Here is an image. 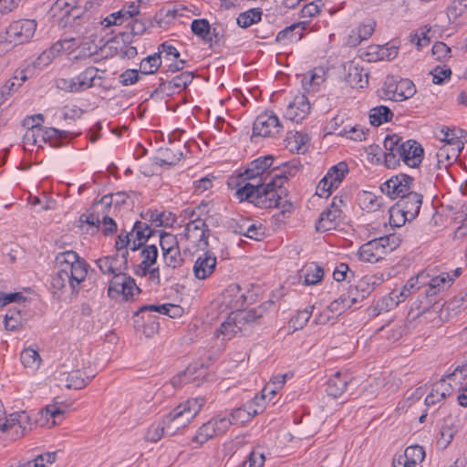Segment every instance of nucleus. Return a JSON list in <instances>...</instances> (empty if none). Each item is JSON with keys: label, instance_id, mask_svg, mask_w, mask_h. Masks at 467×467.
<instances>
[{"label": "nucleus", "instance_id": "nucleus-23", "mask_svg": "<svg viewBox=\"0 0 467 467\" xmlns=\"http://www.w3.org/2000/svg\"><path fill=\"white\" fill-rule=\"evenodd\" d=\"M236 314L233 311L227 319L223 322L217 329L215 335L217 337H222L223 340H229L234 337L237 333L241 332L244 328L242 323L235 320Z\"/></svg>", "mask_w": 467, "mask_h": 467}, {"label": "nucleus", "instance_id": "nucleus-43", "mask_svg": "<svg viewBox=\"0 0 467 467\" xmlns=\"http://www.w3.org/2000/svg\"><path fill=\"white\" fill-rule=\"evenodd\" d=\"M162 257L166 266L173 269L180 267L183 263V258L179 247L163 252Z\"/></svg>", "mask_w": 467, "mask_h": 467}, {"label": "nucleus", "instance_id": "nucleus-16", "mask_svg": "<svg viewBox=\"0 0 467 467\" xmlns=\"http://www.w3.org/2000/svg\"><path fill=\"white\" fill-rule=\"evenodd\" d=\"M205 375L206 368L202 365H190L184 371L172 378L171 384L174 388L188 382H196V385L199 386Z\"/></svg>", "mask_w": 467, "mask_h": 467}, {"label": "nucleus", "instance_id": "nucleus-4", "mask_svg": "<svg viewBox=\"0 0 467 467\" xmlns=\"http://www.w3.org/2000/svg\"><path fill=\"white\" fill-rule=\"evenodd\" d=\"M274 156L269 154L252 161L245 171L239 175L242 182H244L242 187L252 185L256 186L257 189H265L271 181L275 180V175L288 179L291 172L287 171L285 166L282 169L279 166H274Z\"/></svg>", "mask_w": 467, "mask_h": 467}, {"label": "nucleus", "instance_id": "nucleus-44", "mask_svg": "<svg viewBox=\"0 0 467 467\" xmlns=\"http://www.w3.org/2000/svg\"><path fill=\"white\" fill-rule=\"evenodd\" d=\"M313 310L314 306H308L304 310L299 311L296 316L292 317L290 320V324L294 327V329H302L308 322Z\"/></svg>", "mask_w": 467, "mask_h": 467}, {"label": "nucleus", "instance_id": "nucleus-26", "mask_svg": "<svg viewBox=\"0 0 467 467\" xmlns=\"http://www.w3.org/2000/svg\"><path fill=\"white\" fill-rule=\"evenodd\" d=\"M64 410L57 407V405H47L41 409L38 417L36 418V424L38 426H48L49 428L57 424L55 418L62 415Z\"/></svg>", "mask_w": 467, "mask_h": 467}, {"label": "nucleus", "instance_id": "nucleus-20", "mask_svg": "<svg viewBox=\"0 0 467 467\" xmlns=\"http://www.w3.org/2000/svg\"><path fill=\"white\" fill-rule=\"evenodd\" d=\"M28 33V20L15 21L8 26L6 30L9 41L13 42L15 45L26 43L29 38Z\"/></svg>", "mask_w": 467, "mask_h": 467}, {"label": "nucleus", "instance_id": "nucleus-27", "mask_svg": "<svg viewBox=\"0 0 467 467\" xmlns=\"http://www.w3.org/2000/svg\"><path fill=\"white\" fill-rule=\"evenodd\" d=\"M65 379H60V381L66 382L67 389H81L86 387L90 381V377L85 376V372L75 369L67 373L62 374Z\"/></svg>", "mask_w": 467, "mask_h": 467}, {"label": "nucleus", "instance_id": "nucleus-62", "mask_svg": "<svg viewBox=\"0 0 467 467\" xmlns=\"http://www.w3.org/2000/svg\"><path fill=\"white\" fill-rule=\"evenodd\" d=\"M430 30H423L421 29L420 32H416L412 35H410V41L411 43H414L418 48H421L422 47H425L429 45L430 38L428 36V33Z\"/></svg>", "mask_w": 467, "mask_h": 467}, {"label": "nucleus", "instance_id": "nucleus-29", "mask_svg": "<svg viewBox=\"0 0 467 467\" xmlns=\"http://www.w3.org/2000/svg\"><path fill=\"white\" fill-rule=\"evenodd\" d=\"M325 72L322 68H315L306 72L302 78V85L307 92L316 91L325 81Z\"/></svg>", "mask_w": 467, "mask_h": 467}, {"label": "nucleus", "instance_id": "nucleus-39", "mask_svg": "<svg viewBox=\"0 0 467 467\" xmlns=\"http://www.w3.org/2000/svg\"><path fill=\"white\" fill-rule=\"evenodd\" d=\"M215 436H218V435H217V433L214 430V427L210 420L209 421H207L206 423H203L199 428L196 435L192 439V441L198 443L199 445H202Z\"/></svg>", "mask_w": 467, "mask_h": 467}, {"label": "nucleus", "instance_id": "nucleus-12", "mask_svg": "<svg viewBox=\"0 0 467 467\" xmlns=\"http://www.w3.org/2000/svg\"><path fill=\"white\" fill-rule=\"evenodd\" d=\"M282 125L275 114L259 115L253 126V136L270 137L280 132Z\"/></svg>", "mask_w": 467, "mask_h": 467}, {"label": "nucleus", "instance_id": "nucleus-28", "mask_svg": "<svg viewBox=\"0 0 467 467\" xmlns=\"http://www.w3.org/2000/svg\"><path fill=\"white\" fill-rule=\"evenodd\" d=\"M323 275L324 270L322 267L315 263H311L301 269L299 277L300 279H304L305 285H316L321 281Z\"/></svg>", "mask_w": 467, "mask_h": 467}, {"label": "nucleus", "instance_id": "nucleus-63", "mask_svg": "<svg viewBox=\"0 0 467 467\" xmlns=\"http://www.w3.org/2000/svg\"><path fill=\"white\" fill-rule=\"evenodd\" d=\"M341 133H344L348 138L356 141H362L366 139L365 130L358 125L350 128L348 130L344 128Z\"/></svg>", "mask_w": 467, "mask_h": 467}, {"label": "nucleus", "instance_id": "nucleus-3", "mask_svg": "<svg viewBox=\"0 0 467 467\" xmlns=\"http://www.w3.org/2000/svg\"><path fill=\"white\" fill-rule=\"evenodd\" d=\"M384 163L388 169H395L400 161L410 168H418L422 162L424 150L414 140H404L398 134L387 135L383 143Z\"/></svg>", "mask_w": 467, "mask_h": 467}, {"label": "nucleus", "instance_id": "nucleus-22", "mask_svg": "<svg viewBox=\"0 0 467 467\" xmlns=\"http://www.w3.org/2000/svg\"><path fill=\"white\" fill-rule=\"evenodd\" d=\"M140 257L142 258L140 264L134 266L135 274L140 276L146 275L147 267H150L157 261L158 249L155 244L145 245L140 250Z\"/></svg>", "mask_w": 467, "mask_h": 467}, {"label": "nucleus", "instance_id": "nucleus-64", "mask_svg": "<svg viewBox=\"0 0 467 467\" xmlns=\"http://www.w3.org/2000/svg\"><path fill=\"white\" fill-rule=\"evenodd\" d=\"M432 81L434 84L441 85L444 82L445 79L450 78L451 75V71L450 68H442L440 67H436L432 71Z\"/></svg>", "mask_w": 467, "mask_h": 467}, {"label": "nucleus", "instance_id": "nucleus-41", "mask_svg": "<svg viewBox=\"0 0 467 467\" xmlns=\"http://www.w3.org/2000/svg\"><path fill=\"white\" fill-rule=\"evenodd\" d=\"M262 12L259 9H250L239 15L237 24L243 28H246L251 25L261 20Z\"/></svg>", "mask_w": 467, "mask_h": 467}, {"label": "nucleus", "instance_id": "nucleus-48", "mask_svg": "<svg viewBox=\"0 0 467 467\" xmlns=\"http://www.w3.org/2000/svg\"><path fill=\"white\" fill-rule=\"evenodd\" d=\"M210 25L206 19H194L192 23V31L203 40L212 39L209 36Z\"/></svg>", "mask_w": 467, "mask_h": 467}, {"label": "nucleus", "instance_id": "nucleus-37", "mask_svg": "<svg viewBox=\"0 0 467 467\" xmlns=\"http://www.w3.org/2000/svg\"><path fill=\"white\" fill-rule=\"evenodd\" d=\"M348 172V165L342 161L331 167L325 177L329 181L330 186L337 188Z\"/></svg>", "mask_w": 467, "mask_h": 467}, {"label": "nucleus", "instance_id": "nucleus-34", "mask_svg": "<svg viewBox=\"0 0 467 467\" xmlns=\"http://www.w3.org/2000/svg\"><path fill=\"white\" fill-rule=\"evenodd\" d=\"M31 132L33 133V137L42 136L44 141L53 139L62 140L67 137V132L65 130H59L55 128L43 129L38 123L31 125Z\"/></svg>", "mask_w": 467, "mask_h": 467}, {"label": "nucleus", "instance_id": "nucleus-61", "mask_svg": "<svg viewBox=\"0 0 467 467\" xmlns=\"http://www.w3.org/2000/svg\"><path fill=\"white\" fill-rule=\"evenodd\" d=\"M56 86L57 88L66 92L78 93V88L76 85L75 78H60L56 80Z\"/></svg>", "mask_w": 467, "mask_h": 467}, {"label": "nucleus", "instance_id": "nucleus-54", "mask_svg": "<svg viewBox=\"0 0 467 467\" xmlns=\"http://www.w3.org/2000/svg\"><path fill=\"white\" fill-rule=\"evenodd\" d=\"M456 431L452 426L444 423L441 429V438L438 443L442 447L446 448L452 441Z\"/></svg>", "mask_w": 467, "mask_h": 467}, {"label": "nucleus", "instance_id": "nucleus-18", "mask_svg": "<svg viewBox=\"0 0 467 467\" xmlns=\"http://www.w3.org/2000/svg\"><path fill=\"white\" fill-rule=\"evenodd\" d=\"M223 302L234 311L240 310L246 302L245 293L238 284H231L223 294Z\"/></svg>", "mask_w": 467, "mask_h": 467}, {"label": "nucleus", "instance_id": "nucleus-1", "mask_svg": "<svg viewBox=\"0 0 467 467\" xmlns=\"http://www.w3.org/2000/svg\"><path fill=\"white\" fill-rule=\"evenodd\" d=\"M55 264L57 271L51 279L53 294L57 297L67 291L77 294L79 285L87 276L88 264L72 250L58 253L56 255Z\"/></svg>", "mask_w": 467, "mask_h": 467}, {"label": "nucleus", "instance_id": "nucleus-2", "mask_svg": "<svg viewBox=\"0 0 467 467\" xmlns=\"http://www.w3.org/2000/svg\"><path fill=\"white\" fill-rule=\"evenodd\" d=\"M273 181L269 182L265 189H257L252 185L239 187L235 192V196L240 202L248 201L255 206L262 209L279 208L283 215L290 213L294 205L291 201L285 199L283 195L286 194V190L283 184L287 179L274 176Z\"/></svg>", "mask_w": 467, "mask_h": 467}, {"label": "nucleus", "instance_id": "nucleus-42", "mask_svg": "<svg viewBox=\"0 0 467 467\" xmlns=\"http://www.w3.org/2000/svg\"><path fill=\"white\" fill-rule=\"evenodd\" d=\"M364 77L363 78L361 70L355 67L349 70L347 82L354 88H363L368 83V74L365 73Z\"/></svg>", "mask_w": 467, "mask_h": 467}, {"label": "nucleus", "instance_id": "nucleus-13", "mask_svg": "<svg viewBox=\"0 0 467 467\" xmlns=\"http://www.w3.org/2000/svg\"><path fill=\"white\" fill-rule=\"evenodd\" d=\"M310 103L305 95L296 96L285 109V119L296 123L302 121L309 114Z\"/></svg>", "mask_w": 467, "mask_h": 467}, {"label": "nucleus", "instance_id": "nucleus-15", "mask_svg": "<svg viewBox=\"0 0 467 467\" xmlns=\"http://www.w3.org/2000/svg\"><path fill=\"white\" fill-rule=\"evenodd\" d=\"M421 204L422 195L412 192L409 194L402 195L395 206L404 213L405 216H408L409 221H412L418 216Z\"/></svg>", "mask_w": 467, "mask_h": 467}, {"label": "nucleus", "instance_id": "nucleus-49", "mask_svg": "<svg viewBox=\"0 0 467 467\" xmlns=\"http://www.w3.org/2000/svg\"><path fill=\"white\" fill-rule=\"evenodd\" d=\"M54 203L53 201L49 200L47 195L35 196L33 197L31 195V208L35 213H40L42 211H49L51 210L52 204Z\"/></svg>", "mask_w": 467, "mask_h": 467}, {"label": "nucleus", "instance_id": "nucleus-21", "mask_svg": "<svg viewBox=\"0 0 467 467\" xmlns=\"http://www.w3.org/2000/svg\"><path fill=\"white\" fill-rule=\"evenodd\" d=\"M350 381L351 378L348 374L336 372L327 381V394L334 398L340 397L347 390V387Z\"/></svg>", "mask_w": 467, "mask_h": 467}, {"label": "nucleus", "instance_id": "nucleus-17", "mask_svg": "<svg viewBox=\"0 0 467 467\" xmlns=\"http://www.w3.org/2000/svg\"><path fill=\"white\" fill-rule=\"evenodd\" d=\"M217 260L210 252L200 255L193 265L194 276L200 280L208 278L215 270Z\"/></svg>", "mask_w": 467, "mask_h": 467}, {"label": "nucleus", "instance_id": "nucleus-50", "mask_svg": "<svg viewBox=\"0 0 467 467\" xmlns=\"http://www.w3.org/2000/svg\"><path fill=\"white\" fill-rule=\"evenodd\" d=\"M211 421L218 436L224 434L231 425H233L230 418L222 415H217L212 418Z\"/></svg>", "mask_w": 467, "mask_h": 467}, {"label": "nucleus", "instance_id": "nucleus-24", "mask_svg": "<svg viewBox=\"0 0 467 467\" xmlns=\"http://www.w3.org/2000/svg\"><path fill=\"white\" fill-rule=\"evenodd\" d=\"M78 92L87 90L96 85L97 79H102L99 76V69L94 67H88L77 77H75Z\"/></svg>", "mask_w": 467, "mask_h": 467}, {"label": "nucleus", "instance_id": "nucleus-38", "mask_svg": "<svg viewBox=\"0 0 467 467\" xmlns=\"http://www.w3.org/2000/svg\"><path fill=\"white\" fill-rule=\"evenodd\" d=\"M460 151L461 149H458L455 145L444 144L441 147L436 154L439 168L441 169L442 165L444 168H447V164L445 162L450 161L451 160H456Z\"/></svg>", "mask_w": 467, "mask_h": 467}, {"label": "nucleus", "instance_id": "nucleus-8", "mask_svg": "<svg viewBox=\"0 0 467 467\" xmlns=\"http://www.w3.org/2000/svg\"><path fill=\"white\" fill-rule=\"evenodd\" d=\"M140 293V289L135 280L124 271L118 272V275H115L109 281L108 295L111 298L121 295L125 300H133L135 295Z\"/></svg>", "mask_w": 467, "mask_h": 467}, {"label": "nucleus", "instance_id": "nucleus-7", "mask_svg": "<svg viewBox=\"0 0 467 467\" xmlns=\"http://www.w3.org/2000/svg\"><path fill=\"white\" fill-rule=\"evenodd\" d=\"M416 92L413 82L408 78L396 79L387 77L382 88V96L389 100L403 101L411 98Z\"/></svg>", "mask_w": 467, "mask_h": 467}, {"label": "nucleus", "instance_id": "nucleus-30", "mask_svg": "<svg viewBox=\"0 0 467 467\" xmlns=\"http://www.w3.org/2000/svg\"><path fill=\"white\" fill-rule=\"evenodd\" d=\"M358 202L362 210L368 213L378 211L382 204V197L370 192L363 191L358 194Z\"/></svg>", "mask_w": 467, "mask_h": 467}, {"label": "nucleus", "instance_id": "nucleus-31", "mask_svg": "<svg viewBox=\"0 0 467 467\" xmlns=\"http://www.w3.org/2000/svg\"><path fill=\"white\" fill-rule=\"evenodd\" d=\"M340 213L337 211H331L326 209L319 216V219L316 224L317 231L327 232L331 229H335L337 226V221L340 217Z\"/></svg>", "mask_w": 467, "mask_h": 467}, {"label": "nucleus", "instance_id": "nucleus-9", "mask_svg": "<svg viewBox=\"0 0 467 467\" xmlns=\"http://www.w3.org/2000/svg\"><path fill=\"white\" fill-rule=\"evenodd\" d=\"M389 237H379L362 244L358 258L366 263H377L388 254Z\"/></svg>", "mask_w": 467, "mask_h": 467}, {"label": "nucleus", "instance_id": "nucleus-56", "mask_svg": "<svg viewBox=\"0 0 467 467\" xmlns=\"http://www.w3.org/2000/svg\"><path fill=\"white\" fill-rule=\"evenodd\" d=\"M164 423L152 424L147 431L145 438L151 442L160 441L164 433Z\"/></svg>", "mask_w": 467, "mask_h": 467}, {"label": "nucleus", "instance_id": "nucleus-35", "mask_svg": "<svg viewBox=\"0 0 467 467\" xmlns=\"http://www.w3.org/2000/svg\"><path fill=\"white\" fill-rule=\"evenodd\" d=\"M393 118V112L387 106H378L370 109V124L379 127L385 122H389Z\"/></svg>", "mask_w": 467, "mask_h": 467}, {"label": "nucleus", "instance_id": "nucleus-60", "mask_svg": "<svg viewBox=\"0 0 467 467\" xmlns=\"http://www.w3.org/2000/svg\"><path fill=\"white\" fill-rule=\"evenodd\" d=\"M230 420L233 424L244 423L250 420L249 410L247 408H238L230 414Z\"/></svg>", "mask_w": 467, "mask_h": 467}, {"label": "nucleus", "instance_id": "nucleus-10", "mask_svg": "<svg viewBox=\"0 0 467 467\" xmlns=\"http://www.w3.org/2000/svg\"><path fill=\"white\" fill-rule=\"evenodd\" d=\"M413 181V177L405 173H400L385 182L380 186V191L391 199L401 198L402 195L411 192L410 188Z\"/></svg>", "mask_w": 467, "mask_h": 467}, {"label": "nucleus", "instance_id": "nucleus-19", "mask_svg": "<svg viewBox=\"0 0 467 467\" xmlns=\"http://www.w3.org/2000/svg\"><path fill=\"white\" fill-rule=\"evenodd\" d=\"M193 79V75L191 72L185 71L173 78L171 81L161 79L157 91L164 92L171 95L185 88Z\"/></svg>", "mask_w": 467, "mask_h": 467}, {"label": "nucleus", "instance_id": "nucleus-45", "mask_svg": "<svg viewBox=\"0 0 467 467\" xmlns=\"http://www.w3.org/2000/svg\"><path fill=\"white\" fill-rule=\"evenodd\" d=\"M171 213L159 212L157 210L148 211L145 214V219L151 222L155 226H163L170 224Z\"/></svg>", "mask_w": 467, "mask_h": 467}, {"label": "nucleus", "instance_id": "nucleus-33", "mask_svg": "<svg viewBox=\"0 0 467 467\" xmlns=\"http://www.w3.org/2000/svg\"><path fill=\"white\" fill-rule=\"evenodd\" d=\"M375 30V22L368 21L361 24L356 30H353L349 35V44L357 46L362 40H366L371 36Z\"/></svg>", "mask_w": 467, "mask_h": 467}, {"label": "nucleus", "instance_id": "nucleus-25", "mask_svg": "<svg viewBox=\"0 0 467 467\" xmlns=\"http://www.w3.org/2000/svg\"><path fill=\"white\" fill-rule=\"evenodd\" d=\"M428 277L427 274L420 273L415 278H410L406 285L402 287L401 290H393L390 295L389 298L391 301H393V304L395 306H398L399 303L403 301L406 297L410 296V294L412 292V290H417V285L420 280L426 279Z\"/></svg>", "mask_w": 467, "mask_h": 467}, {"label": "nucleus", "instance_id": "nucleus-40", "mask_svg": "<svg viewBox=\"0 0 467 467\" xmlns=\"http://www.w3.org/2000/svg\"><path fill=\"white\" fill-rule=\"evenodd\" d=\"M161 65V57L160 54H153L144 58L140 65V70L142 74H153Z\"/></svg>", "mask_w": 467, "mask_h": 467}, {"label": "nucleus", "instance_id": "nucleus-46", "mask_svg": "<svg viewBox=\"0 0 467 467\" xmlns=\"http://www.w3.org/2000/svg\"><path fill=\"white\" fill-rule=\"evenodd\" d=\"M132 232L135 234L138 242L142 244L148 241V239L153 234V231L146 223L136 222Z\"/></svg>", "mask_w": 467, "mask_h": 467}, {"label": "nucleus", "instance_id": "nucleus-58", "mask_svg": "<svg viewBox=\"0 0 467 467\" xmlns=\"http://www.w3.org/2000/svg\"><path fill=\"white\" fill-rule=\"evenodd\" d=\"M467 9L459 0H454L447 8V16L449 20L455 21L460 17Z\"/></svg>", "mask_w": 467, "mask_h": 467}, {"label": "nucleus", "instance_id": "nucleus-11", "mask_svg": "<svg viewBox=\"0 0 467 467\" xmlns=\"http://www.w3.org/2000/svg\"><path fill=\"white\" fill-rule=\"evenodd\" d=\"M209 229L202 219H195L186 224L184 235L194 246L204 250L208 246Z\"/></svg>", "mask_w": 467, "mask_h": 467}, {"label": "nucleus", "instance_id": "nucleus-59", "mask_svg": "<svg viewBox=\"0 0 467 467\" xmlns=\"http://www.w3.org/2000/svg\"><path fill=\"white\" fill-rule=\"evenodd\" d=\"M56 461V452H47L34 456V465L31 467H47V464H52Z\"/></svg>", "mask_w": 467, "mask_h": 467}, {"label": "nucleus", "instance_id": "nucleus-5", "mask_svg": "<svg viewBox=\"0 0 467 467\" xmlns=\"http://www.w3.org/2000/svg\"><path fill=\"white\" fill-rule=\"evenodd\" d=\"M429 277L428 275L426 279L420 280L417 285L420 299L416 307L420 313L430 310L431 307L439 308V304L434 297L453 282V278H450L447 273H441L431 278Z\"/></svg>", "mask_w": 467, "mask_h": 467}, {"label": "nucleus", "instance_id": "nucleus-36", "mask_svg": "<svg viewBox=\"0 0 467 467\" xmlns=\"http://www.w3.org/2000/svg\"><path fill=\"white\" fill-rule=\"evenodd\" d=\"M303 30L304 26L301 24H293L277 34L276 41L286 44V42L291 43L300 40L303 36Z\"/></svg>", "mask_w": 467, "mask_h": 467}, {"label": "nucleus", "instance_id": "nucleus-53", "mask_svg": "<svg viewBox=\"0 0 467 467\" xmlns=\"http://www.w3.org/2000/svg\"><path fill=\"white\" fill-rule=\"evenodd\" d=\"M406 221H409L408 216H405L398 207L393 206L389 209V224L392 227H400Z\"/></svg>", "mask_w": 467, "mask_h": 467}, {"label": "nucleus", "instance_id": "nucleus-52", "mask_svg": "<svg viewBox=\"0 0 467 467\" xmlns=\"http://www.w3.org/2000/svg\"><path fill=\"white\" fill-rule=\"evenodd\" d=\"M80 222L86 223L91 226L93 232H98L101 223V216L99 210H93L92 213H85L80 216Z\"/></svg>", "mask_w": 467, "mask_h": 467}, {"label": "nucleus", "instance_id": "nucleus-55", "mask_svg": "<svg viewBox=\"0 0 467 467\" xmlns=\"http://www.w3.org/2000/svg\"><path fill=\"white\" fill-rule=\"evenodd\" d=\"M160 245L163 252L169 251L172 248H178L177 237L171 234L161 233L160 234Z\"/></svg>", "mask_w": 467, "mask_h": 467}, {"label": "nucleus", "instance_id": "nucleus-32", "mask_svg": "<svg viewBox=\"0 0 467 467\" xmlns=\"http://www.w3.org/2000/svg\"><path fill=\"white\" fill-rule=\"evenodd\" d=\"M234 312L236 314L235 320L242 323L244 327L245 325L255 323L263 317L265 314V307L261 305L247 311H241L240 309Z\"/></svg>", "mask_w": 467, "mask_h": 467}, {"label": "nucleus", "instance_id": "nucleus-6", "mask_svg": "<svg viewBox=\"0 0 467 467\" xmlns=\"http://www.w3.org/2000/svg\"><path fill=\"white\" fill-rule=\"evenodd\" d=\"M205 403L203 397L189 399L173 409L165 418L168 431L172 433L186 427L199 413Z\"/></svg>", "mask_w": 467, "mask_h": 467}, {"label": "nucleus", "instance_id": "nucleus-47", "mask_svg": "<svg viewBox=\"0 0 467 467\" xmlns=\"http://www.w3.org/2000/svg\"><path fill=\"white\" fill-rule=\"evenodd\" d=\"M403 455L407 461L410 460V463H420L425 458V451L420 445H412L406 448Z\"/></svg>", "mask_w": 467, "mask_h": 467}, {"label": "nucleus", "instance_id": "nucleus-57", "mask_svg": "<svg viewBox=\"0 0 467 467\" xmlns=\"http://www.w3.org/2000/svg\"><path fill=\"white\" fill-rule=\"evenodd\" d=\"M79 0H57L53 5V11L55 16L61 17V14L67 13L71 7L75 6Z\"/></svg>", "mask_w": 467, "mask_h": 467}, {"label": "nucleus", "instance_id": "nucleus-14", "mask_svg": "<svg viewBox=\"0 0 467 467\" xmlns=\"http://www.w3.org/2000/svg\"><path fill=\"white\" fill-rule=\"evenodd\" d=\"M128 254V251H123L121 254V262L119 254L117 253L115 255L104 256L98 259L96 264L103 274L112 275L115 276V275H118V272L127 269Z\"/></svg>", "mask_w": 467, "mask_h": 467}, {"label": "nucleus", "instance_id": "nucleus-51", "mask_svg": "<svg viewBox=\"0 0 467 467\" xmlns=\"http://www.w3.org/2000/svg\"><path fill=\"white\" fill-rule=\"evenodd\" d=\"M332 315L339 316L344 313L348 308L351 307L350 304L347 301V296H340L337 299L334 300L327 306Z\"/></svg>", "mask_w": 467, "mask_h": 467}]
</instances>
